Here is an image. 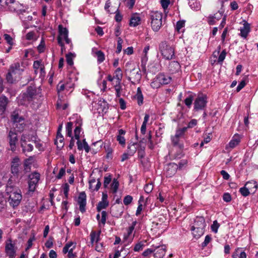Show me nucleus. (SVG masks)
<instances>
[{
  "label": "nucleus",
  "mask_w": 258,
  "mask_h": 258,
  "mask_svg": "<svg viewBox=\"0 0 258 258\" xmlns=\"http://www.w3.org/2000/svg\"><path fill=\"white\" fill-rule=\"evenodd\" d=\"M6 193L9 196L8 201L10 205L15 208L20 203L22 196L21 191L17 187L8 185L6 189Z\"/></svg>",
  "instance_id": "nucleus-1"
},
{
  "label": "nucleus",
  "mask_w": 258,
  "mask_h": 258,
  "mask_svg": "<svg viewBox=\"0 0 258 258\" xmlns=\"http://www.w3.org/2000/svg\"><path fill=\"white\" fill-rule=\"evenodd\" d=\"M206 227L205 220L203 217H197L194 225L191 228L194 236L197 238L200 237L204 233Z\"/></svg>",
  "instance_id": "nucleus-2"
},
{
  "label": "nucleus",
  "mask_w": 258,
  "mask_h": 258,
  "mask_svg": "<svg viewBox=\"0 0 258 258\" xmlns=\"http://www.w3.org/2000/svg\"><path fill=\"white\" fill-rule=\"evenodd\" d=\"M159 50L166 59H171L174 56V48L167 41H162L159 45Z\"/></svg>",
  "instance_id": "nucleus-3"
},
{
  "label": "nucleus",
  "mask_w": 258,
  "mask_h": 258,
  "mask_svg": "<svg viewBox=\"0 0 258 258\" xmlns=\"http://www.w3.org/2000/svg\"><path fill=\"white\" fill-rule=\"evenodd\" d=\"M37 95L36 88L29 86L25 92L20 96V103L21 105H26L33 100Z\"/></svg>",
  "instance_id": "nucleus-4"
},
{
  "label": "nucleus",
  "mask_w": 258,
  "mask_h": 258,
  "mask_svg": "<svg viewBox=\"0 0 258 258\" xmlns=\"http://www.w3.org/2000/svg\"><path fill=\"white\" fill-rule=\"evenodd\" d=\"M163 15L158 11L152 12L150 14L151 26L152 30L158 32L162 25Z\"/></svg>",
  "instance_id": "nucleus-5"
},
{
  "label": "nucleus",
  "mask_w": 258,
  "mask_h": 258,
  "mask_svg": "<svg viewBox=\"0 0 258 258\" xmlns=\"http://www.w3.org/2000/svg\"><path fill=\"white\" fill-rule=\"evenodd\" d=\"M11 120L14 124V127L18 132H21L24 129L25 124L24 119L23 117L20 116L17 112L14 111L11 115Z\"/></svg>",
  "instance_id": "nucleus-6"
},
{
  "label": "nucleus",
  "mask_w": 258,
  "mask_h": 258,
  "mask_svg": "<svg viewBox=\"0 0 258 258\" xmlns=\"http://www.w3.org/2000/svg\"><path fill=\"white\" fill-rule=\"evenodd\" d=\"M58 36L57 41L58 44L61 47H63L62 40H64L67 44H70L71 42V39L68 38V30L66 28H64L62 25L58 26Z\"/></svg>",
  "instance_id": "nucleus-7"
},
{
  "label": "nucleus",
  "mask_w": 258,
  "mask_h": 258,
  "mask_svg": "<svg viewBox=\"0 0 258 258\" xmlns=\"http://www.w3.org/2000/svg\"><path fill=\"white\" fill-rule=\"evenodd\" d=\"M40 175L38 172H34L29 175V190L34 192L40 180Z\"/></svg>",
  "instance_id": "nucleus-8"
},
{
  "label": "nucleus",
  "mask_w": 258,
  "mask_h": 258,
  "mask_svg": "<svg viewBox=\"0 0 258 258\" xmlns=\"http://www.w3.org/2000/svg\"><path fill=\"white\" fill-rule=\"evenodd\" d=\"M207 98L206 95H199L194 102V109L196 111L202 110L206 106Z\"/></svg>",
  "instance_id": "nucleus-9"
},
{
  "label": "nucleus",
  "mask_w": 258,
  "mask_h": 258,
  "mask_svg": "<svg viewBox=\"0 0 258 258\" xmlns=\"http://www.w3.org/2000/svg\"><path fill=\"white\" fill-rule=\"evenodd\" d=\"M21 162L18 156H15L12 159L11 162V171L14 176H18L20 171Z\"/></svg>",
  "instance_id": "nucleus-10"
},
{
  "label": "nucleus",
  "mask_w": 258,
  "mask_h": 258,
  "mask_svg": "<svg viewBox=\"0 0 258 258\" xmlns=\"http://www.w3.org/2000/svg\"><path fill=\"white\" fill-rule=\"evenodd\" d=\"M140 72L139 68H134L131 71L130 77L128 78V80L131 81L133 84L140 82L142 78Z\"/></svg>",
  "instance_id": "nucleus-11"
},
{
  "label": "nucleus",
  "mask_w": 258,
  "mask_h": 258,
  "mask_svg": "<svg viewBox=\"0 0 258 258\" xmlns=\"http://www.w3.org/2000/svg\"><path fill=\"white\" fill-rule=\"evenodd\" d=\"M178 169V165L174 163L167 164L164 168L165 173L167 177H171L176 172Z\"/></svg>",
  "instance_id": "nucleus-12"
},
{
  "label": "nucleus",
  "mask_w": 258,
  "mask_h": 258,
  "mask_svg": "<svg viewBox=\"0 0 258 258\" xmlns=\"http://www.w3.org/2000/svg\"><path fill=\"white\" fill-rule=\"evenodd\" d=\"M5 250L7 254L10 258H14L16 254V250L15 249L14 244L12 243L11 239L7 241L6 244Z\"/></svg>",
  "instance_id": "nucleus-13"
},
{
  "label": "nucleus",
  "mask_w": 258,
  "mask_h": 258,
  "mask_svg": "<svg viewBox=\"0 0 258 258\" xmlns=\"http://www.w3.org/2000/svg\"><path fill=\"white\" fill-rule=\"evenodd\" d=\"M86 198L85 191H82L80 193L78 199V203L79 205L80 210L82 213L86 211Z\"/></svg>",
  "instance_id": "nucleus-14"
},
{
  "label": "nucleus",
  "mask_w": 258,
  "mask_h": 258,
  "mask_svg": "<svg viewBox=\"0 0 258 258\" xmlns=\"http://www.w3.org/2000/svg\"><path fill=\"white\" fill-rule=\"evenodd\" d=\"M8 138L9 139V144L12 151H14L16 150V145L18 141V137L17 134L11 130L9 133Z\"/></svg>",
  "instance_id": "nucleus-15"
},
{
  "label": "nucleus",
  "mask_w": 258,
  "mask_h": 258,
  "mask_svg": "<svg viewBox=\"0 0 258 258\" xmlns=\"http://www.w3.org/2000/svg\"><path fill=\"white\" fill-rule=\"evenodd\" d=\"M165 228V225L164 224L153 222L151 227V231L154 232L155 234L159 235L164 231Z\"/></svg>",
  "instance_id": "nucleus-16"
},
{
  "label": "nucleus",
  "mask_w": 258,
  "mask_h": 258,
  "mask_svg": "<svg viewBox=\"0 0 258 258\" xmlns=\"http://www.w3.org/2000/svg\"><path fill=\"white\" fill-rule=\"evenodd\" d=\"M154 258H162L165 254L166 247L164 245H154Z\"/></svg>",
  "instance_id": "nucleus-17"
},
{
  "label": "nucleus",
  "mask_w": 258,
  "mask_h": 258,
  "mask_svg": "<svg viewBox=\"0 0 258 258\" xmlns=\"http://www.w3.org/2000/svg\"><path fill=\"white\" fill-rule=\"evenodd\" d=\"M22 72V70L20 69V64L18 62L12 64L9 70V73H11L12 75L14 76L15 78L17 77V75H19Z\"/></svg>",
  "instance_id": "nucleus-18"
},
{
  "label": "nucleus",
  "mask_w": 258,
  "mask_h": 258,
  "mask_svg": "<svg viewBox=\"0 0 258 258\" xmlns=\"http://www.w3.org/2000/svg\"><path fill=\"white\" fill-rule=\"evenodd\" d=\"M180 70V66L176 61H171L168 65V71L171 74L178 72Z\"/></svg>",
  "instance_id": "nucleus-19"
},
{
  "label": "nucleus",
  "mask_w": 258,
  "mask_h": 258,
  "mask_svg": "<svg viewBox=\"0 0 258 258\" xmlns=\"http://www.w3.org/2000/svg\"><path fill=\"white\" fill-rule=\"evenodd\" d=\"M141 18L139 14L134 13L132 15L130 19V25L132 27H136L141 23Z\"/></svg>",
  "instance_id": "nucleus-20"
},
{
  "label": "nucleus",
  "mask_w": 258,
  "mask_h": 258,
  "mask_svg": "<svg viewBox=\"0 0 258 258\" xmlns=\"http://www.w3.org/2000/svg\"><path fill=\"white\" fill-rule=\"evenodd\" d=\"M36 135L35 134L25 133L23 134L21 138V143L27 142V141H36Z\"/></svg>",
  "instance_id": "nucleus-21"
},
{
  "label": "nucleus",
  "mask_w": 258,
  "mask_h": 258,
  "mask_svg": "<svg viewBox=\"0 0 258 258\" xmlns=\"http://www.w3.org/2000/svg\"><path fill=\"white\" fill-rule=\"evenodd\" d=\"M240 35L242 37L246 38L250 32V25L246 21H244L243 26L240 28Z\"/></svg>",
  "instance_id": "nucleus-22"
},
{
  "label": "nucleus",
  "mask_w": 258,
  "mask_h": 258,
  "mask_svg": "<svg viewBox=\"0 0 258 258\" xmlns=\"http://www.w3.org/2000/svg\"><path fill=\"white\" fill-rule=\"evenodd\" d=\"M158 78L161 85L169 84L171 81V78L163 74H160L157 75Z\"/></svg>",
  "instance_id": "nucleus-23"
},
{
  "label": "nucleus",
  "mask_w": 258,
  "mask_h": 258,
  "mask_svg": "<svg viewBox=\"0 0 258 258\" xmlns=\"http://www.w3.org/2000/svg\"><path fill=\"white\" fill-rule=\"evenodd\" d=\"M101 233V231H99L97 233H96L94 231H91L90 233V242L91 244L93 245L94 242L95 241L96 242H99L100 240V234Z\"/></svg>",
  "instance_id": "nucleus-24"
},
{
  "label": "nucleus",
  "mask_w": 258,
  "mask_h": 258,
  "mask_svg": "<svg viewBox=\"0 0 258 258\" xmlns=\"http://www.w3.org/2000/svg\"><path fill=\"white\" fill-rule=\"evenodd\" d=\"M8 102V98L5 96H3L0 97V111L2 112H4L7 105Z\"/></svg>",
  "instance_id": "nucleus-25"
},
{
  "label": "nucleus",
  "mask_w": 258,
  "mask_h": 258,
  "mask_svg": "<svg viewBox=\"0 0 258 258\" xmlns=\"http://www.w3.org/2000/svg\"><path fill=\"white\" fill-rule=\"evenodd\" d=\"M172 143L174 146L177 147L180 149H182L183 148V144L180 143L179 141V138L174 136L171 137Z\"/></svg>",
  "instance_id": "nucleus-26"
},
{
  "label": "nucleus",
  "mask_w": 258,
  "mask_h": 258,
  "mask_svg": "<svg viewBox=\"0 0 258 258\" xmlns=\"http://www.w3.org/2000/svg\"><path fill=\"white\" fill-rule=\"evenodd\" d=\"M114 74V78L117 80L116 83H121L123 77L121 69L120 68H117L115 71Z\"/></svg>",
  "instance_id": "nucleus-27"
},
{
  "label": "nucleus",
  "mask_w": 258,
  "mask_h": 258,
  "mask_svg": "<svg viewBox=\"0 0 258 258\" xmlns=\"http://www.w3.org/2000/svg\"><path fill=\"white\" fill-rule=\"evenodd\" d=\"M55 144L57 146V148L61 149L64 146V138L62 135H58L56 137V140L55 141Z\"/></svg>",
  "instance_id": "nucleus-28"
},
{
  "label": "nucleus",
  "mask_w": 258,
  "mask_h": 258,
  "mask_svg": "<svg viewBox=\"0 0 258 258\" xmlns=\"http://www.w3.org/2000/svg\"><path fill=\"white\" fill-rule=\"evenodd\" d=\"M135 97L137 99L138 104L139 105H141L143 103V96L140 88L139 87L137 89V92Z\"/></svg>",
  "instance_id": "nucleus-29"
},
{
  "label": "nucleus",
  "mask_w": 258,
  "mask_h": 258,
  "mask_svg": "<svg viewBox=\"0 0 258 258\" xmlns=\"http://www.w3.org/2000/svg\"><path fill=\"white\" fill-rule=\"evenodd\" d=\"M21 5L18 3L15 2L11 5L9 6V9L11 11L19 12L21 11L20 7Z\"/></svg>",
  "instance_id": "nucleus-30"
},
{
  "label": "nucleus",
  "mask_w": 258,
  "mask_h": 258,
  "mask_svg": "<svg viewBox=\"0 0 258 258\" xmlns=\"http://www.w3.org/2000/svg\"><path fill=\"white\" fill-rule=\"evenodd\" d=\"M119 135L117 136V141L121 145H124L125 143V140L124 138L122 136L125 134V131L122 129H120L118 131Z\"/></svg>",
  "instance_id": "nucleus-31"
},
{
  "label": "nucleus",
  "mask_w": 258,
  "mask_h": 258,
  "mask_svg": "<svg viewBox=\"0 0 258 258\" xmlns=\"http://www.w3.org/2000/svg\"><path fill=\"white\" fill-rule=\"evenodd\" d=\"M21 146L24 152L26 151L31 152L33 149V145L31 144H27V142L21 143Z\"/></svg>",
  "instance_id": "nucleus-32"
},
{
  "label": "nucleus",
  "mask_w": 258,
  "mask_h": 258,
  "mask_svg": "<svg viewBox=\"0 0 258 258\" xmlns=\"http://www.w3.org/2000/svg\"><path fill=\"white\" fill-rule=\"evenodd\" d=\"M240 138L239 136H235L234 138L230 141L229 146L230 148H233L237 146L240 142Z\"/></svg>",
  "instance_id": "nucleus-33"
},
{
  "label": "nucleus",
  "mask_w": 258,
  "mask_h": 258,
  "mask_svg": "<svg viewBox=\"0 0 258 258\" xmlns=\"http://www.w3.org/2000/svg\"><path fill=\"white\" fill-rule=\"evenodd\" d=\"M108 205V202H104L101 201L98 203L97 206V210L98 212H100L101 210L106 208Z\"/></svg>",
  "instance_id": "nucleus-34"
},
{
  "label": "nucleus",
  "mask_w": 258,
  "mask_h": 258,
  "mask_svg": "<svg viewBox=\"0 0 258 258\" xmlns=\"http://www.w3.org/2000/svg\"><path fill=\"white\" fill-rule=\"evenodd\" d=\"M138 144L137 143H134L132 145H130L128 146V152L130 156L133 155L136 152Z\"/></svg>",
  "instance_id": "nucleus-35"
},
{
  "label": "nucleus",
  "mask_w": 258,
  "mask_h": 258,
  "mask_svg": "<svg viewBox=\"0 0 258 258\" xmlns=\"http://www.w3.org/2000/svg\"><path fill=\"white\" fill-rule=\"evenodd\" d=\"M161 84L157 76L153 80L151 83V86L154 89H157L161 86Z\"/></svg>",
  "instance_id": "nucleus-36"
},
{
  "label": "nucleus",
  "mask_w": 258,
  "mask_h": 258,
  "mask_svg": "<svg viewBox=\"0 0 258 258\" xmlns=\"http://www.w3.org/2000/svg\"><path fill=\"white\" fill-rule=\"evenodd\" d=\"M73 123L72 122H69L67 123L66 125V134L69 137L72 136V129H73Z\"/></svg>",
  "instance_id": "nucleus-37"
},
{
  "label": "nucleus",
  "mask_w": 258,
  "mask_h": 258,
  "mask_svg": "<svg viewBox=\"0 0 258 258\" xmlns=\"http://www.w3.org/2000/svg\"><path fill=\"white\" fill-rule=\"evenodd\" d=\"M119 186V182L116 179L114 178L112 183L111 184V188L113 193H116L118 189Z\"/></svg>",
  "instance_id": "nucleus-38"
},
{
  "label": "nucleus",
  "mask_w": 258,
  "mask_h": 258,
  "mask_svg": "<svg viewBox=\"0 0 258 258\" xmlns=\"http://www.w3.org/2000/svg\"><path fill=\"white\" fill-rule=\"evenodd\" d=\"M96 55L97 57V61L99 63H101L104 60V59H105L104 54L102 51H101V50L97 51L96 52Z\"/></svg>",
  "instance_id": "nucleus-39"
},
{
  "label": "nucleus",
  "mask_w": 258,
  "mask_h": 258,
  "mask_svg": "<svg viewBox=\"0 0 258 258\" xmlns=\"http://www.w3.org/2000/svg\"><path fill=\"white\" fill-rule=\"evenodd\" d=\"M114 89L116 92V96L119 97L120 96L121 91L122 90L121 83H116V85L114 86Z\"/></svg>",
  "instance_id": "nucleus-40"
},
{
  "label": "nucleus",
  "mask_w": 258,
  "mask_h": 258,
  "mask_svg": "<svg viewBox=\"0 0 258 258\" xmlns=\"http://www.w3.org/2000/svg\"><path fill=\"white\" fill-rule=\"evenodd\" d=\"M110 7V2L108 1H107V2L105 4V7H104V9L105 10L107 11V12L108 13H113V12H116L117 11H118V9H116L115 10V9H111V11H110L109 8Z\"/></svg>",
  "instance_id": "nucleus-41"
},
{
  "label": "nucleus",
  "mask_w": 258,
  "mask_h": 258,
  "mask_svg": "<svg viewBox=\"0 0 258 258\" xmlns=\"http://www.w3.org/2000/svg\"><path fill=\"white\" fill-rule=\"evenodd\" d=\"M194 100V96L192 95H189L185 100L184 103L185 105L188 107L190 108L192 102Z\"/></svg>",
  "instance_id": "nucleus-42"
},
{
  "label": "nucleus",
  "mask_w": 258,
  "mask_h": 258,
  "mask_svg": "<svg viewBox=\"0 0 258 258\" xmlns=\"http://www.w3.org/2000/svg\"><path fill=\"white\" fill-rule=\"evenodd\" d=\"M220 227V224L218 223L217 220H215L213 221L212 225L211 226V229L213 232L215 233H217L218 229Z\"/></svg>",
  "instance_id": "nucleus-43"
},
{
  "label": "nucleus",
  "mask_w": 258,
  "mask_h": 258,
  "mask_svg": "<svg viewBox=\"0 0 258 258\" xmlns=\"http://www.w3.org/2000/svg\"><path fill=\"white\" fill-rule=\"evenodd\" d=\"M41 61L36 60L34 61L33 63V68L35 70V73L37 74L39 72V69L41 67Z\"/></svg>",
  "instance_id": "nucleus-44"
},
{
  "label": "nucleus",
  "mask_w": 258,
  "mask_h": 258,
  "mask_svg": "<svg viewBox=\"0 0 258 258\" xmlns=\"http://www.w3.org/2000/svg\"><path fill=\"white\" fill-rule=\"evenodd\" d=\"M37 49L39 53H42L44 51L45 49V42L43 38L41 39L40 43L37 46Z\"/></svg>",
  "instance_id": "nucleus-45"
},
{
  "label": "nucleus",
  "mask_w": 258,
  "mask_h": 258,
  "mask_svg": "<svg viewBox=\"0 0 258 258\" xmlns=\"http://www.w3.org/2000/svg\"><path fill=\"white\" fill-rule=\"evenodd\" d=\"M6 201L3 194H0V212L2 211L5 207Z\"/></svg>",
  "instance_id": "nucleus-46"
},
{
  "label": "nucleus",
  "mask_w": 258,
  "mask_h": 258,
  "mask_svg": "<svg viewBox=\"0 0 258 258\" xmlns=\"http://www.w3.org/2000/svg\"><path fill=\"white\" fill-rule=\"evenodd\" d=\"M73 57H74V55L72 53L70 52L69 54L66 55L67 62L69 65L72 66L73 64V63H74L73 60Z\"/></svg>",
  "instance_id": "nucleus-47"
},
{
  "label": "nucleus",
  "mask_w": 258,
  "mask_h": 258,
  "mask_svg": "<svg viewBox=\"0 0 258 258\" xmlns=\"http://www.w3.org/2000/svg\"><path fill=\"white\" fill-rule=\"evenodd\" d=\"M133 197L131 196H126L123 199V204L125 206L130 205L133 201Z\"/></svg>",
  "instance_id": "nucleus-48"
},
{
  "label": "nucleus",
  "mask_w": 258,
  "mask_h": 258,
  "mask_svg": "<svg viewBox=\"0 0 258 258\" xmlns=\"http://www.w3.org/2000/svg\"><path fill=\"white\" fill-rule=\"evenodd\" d=\"M69 189V185L67 183H66L63 186V191L66 199L68 198Z\"/></svg>",
  "instance_id": "nucleus-49"
},
{
  "label": "nucleus",
  "mask_w": 258,
  "mask_h": 258,
  "mask_svg": "<svg viewBox=\"0 0 258 258\" xmlns=\"http://www.w3.org/2000/svg\"><path fill=\"white\" fill-rule=\"evenodd\" d=\"M123 42V40L120 37L118 38L117 40V50L116 52L117 53H119L122 49V43Z\"/></svg>",
  "instance_id": "nucleus-50"
},
{
  "label": "nucleus",
  "mask_w": 258,
  "mask_h": 258,
  "mask_svg": "<svg viewBox=\"0 0 258 258\" xmlns=\"http://www.w3.org/2000/svg\"><path fill=\"white\" fill-rule=\"evenodd\" d=\"M81 126L80 125L76 127L74 130V135L75 139H80V135L81 133Z\"/></svg>",
  "instance_id": "nucleus-51"
},
{
  "label": "nucleus",
  "mask_w": 258,
  "mask_h": 258,
  "mask_svg": "<svg viewBox=\"0 0 258 258\" xmlns=\"http://www.w3.org/2000/svg\"><path fill=\"white\" fill-rule=\"evenodd\" d=\"M15 1V0H0V5L2 6H8L9 7Z\"/></svg>",
  "instance_id": "nucleus-52"
},
{
  "label": "nucleus",
  "mask_w": 258,
  "mask_h": 258,
  "mask_svg": "<svg viewBox=\"0 0 258 258\" xmlns=\"http://www.w3.org/2000/svg\"><path fill=\"white\" fill-rule=\"evenodd\" d=\"M154 245H152L151 246V248H148L147 249H146L143 252V254H142L144 256H147L149 254L154 252Z\"/></svg>",
  "instance_id": "nucleus-53"
},
{
  "label": "nucleus",
  "mask_w": 258,
  "mask_h": 258,
  "mask_svg": "<svg viewBox=\"0 0 258 258\" xmlns=\"http://www.w3.org/2000/svg\"><path fill=\"white\" fill-rule=\"evenodd\" d=\"M153 189V186L152 183L146 184L144 186L145 191L147 193H150Z\"/></svg>",
  "instance_id": "nucleus-54"
},
{
  "label": "nucleus",
  "mask_w": 258,
  "mask_h": 258,
  "mask_svg": "<svg viewBox=\"0 0 258 258\" xmlns=\"http://www.w3.org/2000/svg\"><path fill=\"white\" fill-rule=\"evenodd\" d=\"M31 164V162H28V161L25 160L24 162V170L25 172H27L30 171L31 167L30 165Z\"/></svg>",
  "instance_id": "nucleus-55"
},
{
  "label": "nucleus",
  "mask_w": 258,
  "mask_h": 258,
  "mask_svg": "<svg viewBox=\"0 0 258 258\" xmlns=\"http://www.w3.org/2000/svg\"><path fill=\"white\" fill-rule=\"evenodd\" d=\"M239 191L241 194L244 197L248 196L250 194L249 190L245 187L240 188Z\"/></svg>",
  "instance_id": "nucleus-56"
},
{
  "label": "nucleus",
  "mask_w": 258,
  "mask_h": 258,
  "mask_svg": "<svg viewBox=\"0 0 258 258\" xmlns=\"http://www.w3.org/2000/svg\"><path fill=\"white\" fill-rule=\"evenodd\" d=\"M35 33L33 31L28 32L26 35V38L27 40H28L35 39Z\"/></svg>",
  "instance_id": "nucleus-57"
},
{
  "label": "nucleus",
  "mask_w": 258,
  "mask_h": 258,
  "mask_svg": "<svg viewBox=\"0 0 258 258\" xmlns=\"http://www.w3.org/2000/svg\"><path fill=\"white\" fill-rule=\"evenodd\" d=\"M95 250L98 252H102L104 250V246L103 243L96 242L95 246Z\"/></svg>",
  "instance_id": "nucleus-58"
},
{
  "label": "nucleus",
  "mask_w": 258,
  "mask_h": 258,
  "mask_svg": "<svg viewBox=\"0 0 258 258\" xmlns=\"http://www.w3.org/2000/svg\"><path fill=\"white\" fill-rule=\"evenodd\" d=\"M107 213L105 211H103L101 212V219L100 222L104 225H105L106 221Z\"/></svg>",
  "instance_id": "nucleus-59"
},
{
  "label": "nucleus",
  "mask_w": 258,
  "mask_h": 258,
  "mask_svg": "<svg viewBox=\"0 0 258 258\" xmlns=\"http://www.w3.org/2000/svg\"><path fill=\"white\" fill-rule=\"evenodd\" d=\"M111 180V176L109 175L108 176L104 177L103 186L104 187H107L108 185L110 183Z\"/></svg>",
  "instance_id": "nucleus-60"
},
{
  "label": "nucleus",
  "mask_w": 258,
  "mask_h": 258,
  "mask_svg": "<svg viewBox=\"0 0 258 258\" xmlns=\"http://www.w3.org/2000/svg\"><path fill=\"white\" fill-rule=\"evenodd\" d=\"M226 53L225 50H223L220 54L219 55L218 58V61L219 62H222L223 61L224 59L225 58Z\"/></svg>",
  "instance_id": "nucleus-61"
},
{
  "label": "nucleus",
  "mask_w": 258,
  "mask_h": 258,
  "mask_svg": "<svg viewBox=\"0 0 258 258\" xmlns=\"http://www.w3.org/2000/svg\"><path fill=\"white\" fill-rule=\"evenodd\" d=\"M160 2L163 9L165 10L168 8L170 4V0H161Z\"/></svg>",
  "instance_id": "nucleus-62"
},
{
  "label": "nucleus",
  "mask_w": 258,
  "mask_h": 258,
  "mask_svg": "<svg viewBox=\"0 0 258 258\" xmlns=\"http://www.w3.org/2000/svg\"><path fill=\"white\" fill-rule=\"evenodd\" d=\"M5 39L10 45H12L13 44V39L12 37L8 34H5L4 35Z\"/></svg>",
  "instance_id": "nucleus-63"
},
{
  "label": "nucleus",
  "mask_w": 258,
  "mask_h": 258,
  "mask_svg": "<svg viewBox=\"0 0 258 258\" xmlns=\"http://www.w3.org/2000/svg\"><path fill=\"white\" fill-rule=\"evenodd\" d=\"M14 76L12 75L11 73H8L6 79L7 81L10 83H13L15 79H14Z\"/></svg>",
  "instance_id": "nucleus-64"
}]
</instances>
